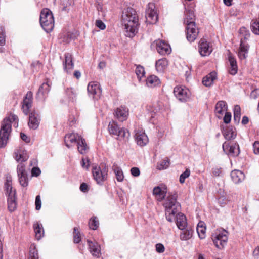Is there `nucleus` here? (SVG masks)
Returning a JSON list of instances; mask_svg holds the SVG:
<instances>
[{
	"mask_svg": "<svg viewBox=\"0 0 259 259\" xmlns=\"http://www.w3.org/2000/svg\"><path fill=\"white\" fill-rule=\"evenodd\" d=\"M156 250L158 253H163L165 250V247L162 244L158 243L156 245Z\"/></svg>",
	"mask_w": 259,
	"mask_h": 259,
	"instance_id": "53",
	"label": "nucleus"
},
{
	"mask_svg": "<svg viewBox=\"0 0 259 259\" xmlns=\"http://www.w3.org/2000/svg\"><path fill=\"white\" fill-rule=\"evenodd\" d=\"M88 92L90 96H92L93 98L97 99L101 95V89L100 84L95 81H92L88 84Z\"/></svg>",
	"mask_w": 259,
	"mask_h": 259,
	"instance_id": "13",
	"label": "nucleus"
},
{
	"mask_svg": "<svg viewBox=\"0 0 259 259\" xmlns=\"http://www.w3.org/2000/svg\"><path fill=\"white\" fill-rule=\"evenodd\" d=\"M185 24L187 38L189 41L193 42L198 36V28L196 26L195 22H190Z\"/></svg>",
	"mask_w": 259,
	"mask_h": 259,
	"instance_id": "10",
	"label": "nucleus"
},
{
	"mask_svg": "<svg viewBox=\"0 0 259 259\" xmlns=\"http://www.w3.org/2000/svg\"><path fill=\"white\" fill-rule=\"evenodd\" d=\"M190 175V170L189 169H186V170L180 175L179 179L180 183H184L185 179L189 177Z\"/></svg>",
	"mask_w": 259,
	"mask_h": 259,
	"instance_id": "49",
	"label": "nucleus"
},
{
	"mask_svg": "<svg viewBox=\"0 0 259 259\" xmlns=\"http://www.w3.org/2000/svg\"><path fill=\"white\" fill-rule=\"evenodd\" d=\"M64 141L68 148H70L77 144L78 150L82 154H85L88 149L85 139L77 133H71L66 134L64 137Z\"/></svg>",
	"mask_w": 259,
	"mask_h": 259,
	"instance_id": "4",
	"label": "nucleus"
},
{
	"mask_svg": "<svg viewBox=\"0 0 259 259\" xmlns=\"http://www.w3.org/2000/svg\"><path fill=\"white\" fill-rule=\"evenodd\" d=\"M182 230L180 234V239L182 241H187L190 239L194 233L193 229L189 226L185 227V229H181Z\"/></svg>",
	"mask_w": 259,
	"mask_h": 259,
	"instance_id": "22",
	"label": "nucleus"
},
{
	"mask_svg": "<svg viewBox=\"0 0 259 259\" xmlns=\"http://www.w3.org/2000/svg\"><path fill=\"white\" fill-rule=\"evenodd\" d=\"M39 120L35 116L34 113H31L29 115L28 125L31 128L36 129L39 125Z\"/></svg>",
	"mask_w": 259,
	"mask_h": 259,
	"instance_id": "34",
	"label": "nucleus"
},
{
	"mask_svg": "<svg viewBox=\"0 0 259 259\" xmlns=\"http://www.w3.org/2000/svg\"><path fill=\"white\" fill-rule=\"evenodd\" d=\"M241 116V109L239 105H236L234 108V120L236 123L240 121Z\"/></svg>",
	"mask_w": 259,
	"mask_h": 259,
	"instance_id": "39",
	"label": "nucleus"
},
{
	"mask_svg": "<svg viewBox=\"0 0 259 259\" xmlns=\"http://www.w3.org/2000/svg\"><path fill=\"white\" fill-rule=\"evenodd\" d=\"M65 63H64V69L67 72L73 68L74 64L72 62V56L70 53H66L65 55Z\"/></svg>",
	"mask_w": 259,
	"mask_h": 259,
	"instance_id": "32",
	"label": "nucleus"
},
{
	"mask_svg": "<svg viewBox=\"0 0 259 259\" xmlns=\"http://www.w3.org/2000/svg\"><path fill=\"white\" fill-rule=\"evenodd\" d=\"M157 52L162 55L169 54L171 52L170 46L163 40H158L154 41Z\"/></svg>",
	"mask_w": 259,
	"mask_h": 259,
	"instance_id": "17",
	"label": "nucleus"
},
{
	"mask_svg": "<svg viewBox=\"0 0 259 259\" xmlns=\"http://www.w3.org/2000/svg\"><path fill=\"white\" fill-rule=\"evenodd\" d=\"M131 172L134 177H138L140 174L139 168L136 167H133L131 169Z\"/></svg>",
	"mask_w": 259,
	"mask_h": 259,
	"instance_id": "52",
	"label": "nucleus"
},
{
	"mask_svg": "<svg viewBox=\"0 0 259 259\" xmlns=\"http://www.w3.org/2000/svg\"><path fill=\"white\" fill-rule=\"evenodd\" d=\"M249 121L248 118L247 116H243L242 120L243 124H246Z\"/></svg>",
	"mask_w": 259,
	"mask_h": 259,
	"instance_id": "63",
	"label": "nucleus"
},
{
	"mask_svg": "<svg viewBox=\"0 0 259 259\" xmlns=\"http://www.w3.org/2000/svg\"><path fill=\"white\" fill-rule=\"evenodd\" d=\"M29 259H38L37 251L33 245L30 247Z\"/></svg>",
	"mask_w": 259,
	"mask_h": 259,
	"instance_id": "42",
	"label": "nucleus"
},
{
	"mask_svg": "<svg viewBox=\"0 0 259 259\" xmlns=\"http://www.w3.org/2000/svg\"><path fill=\"white\" fill-rule=\"evenodd\" d=\"M248 49V45L241 38L238 51V56L240 59H244L246 58Z\"/></svg>",
	"mask_w": 259,
	"mask_h": 259,
	"instance_id": "26",
	"label": "nucleus"
},
{
	"mask_svg": "<svg viewBox=\"0 0 259 259\" xmlns=\"http://www.w3.org/2000/svg\"><path fill=\"white\" fill-rule=\"evenodd\" d=\"M169 161L167 158L163 159L161 162L158 163L157 168L159 170H163L169 167Z\"/></svg>",
	"mask_w": 259,
	"mask_h": 259,
	"instance_id": "41",
	"label": "nucleus"
},
{
	"mask_svg": "<svg viewBox=\"0 0 259 259\" xmlns=\"http://www.w3.org/2000/svg\"><path fill=\"white\" fill-rule=\"evenodd\" d=\"M184 14V24H187L190 22H194V21L195 20V15L193 7L186 8Z\"/></svg>",
	"mask_w": 259,
	"mask_h": 259,
	"instance_id": "24",
	"label": "nucleus"
},
{
	"mask_svg": "<svg viewBox=\"0 0 259 259\" xmlns=\"http://www.w3.org/2000/svg\"><path fill=\"white\" fill-rule=\"evenodd\" d=\"M231 177L232 181L235 184H238L242 182L244 179L245 176L241 171L239 170H234L231 172Z\"/></svg>",
	"mask_w": 259,
	"mask_h": 259,
	"instance_id": "27",
	"label": "nucleus"
},
{
	"mask_svg": "<svg viewBox=\"0 0 259 259\" xmlns=\"http://www.w3.org/2000/svg\"><path fill=\"white\" fill-rule=\"evenodd\" d=\"M108 129L111 135L117 136L120 139L127 136L125 130L123 127H119L117 123L113 120L109 122Z\"/></svg>",
	"mask_w": 259,
	"mask_h": 259,
	"instance_id": "7",
	"label": "nucleus"
},
{
	"mask_svg": "<svg viewBox=\"0 0 259 259\" xmlns=\"http://www.w3.org/2000/svg\"><path fill=\"white\" fill-rule=\"evenodd\" d=\"M114 115L119 121H124L127 118L128 110L125 107L120 106L115 110Z\"/></svg>",
	"mask_w": 259,
	"mask_h": 259,
	"instance_id": "18",
	"label": "nucleus"
},
{
	"mask_svg": "<svg viewBox=\"0 0 259 259\" xmlns=\"http://www.w3.org/2000/svg\"><path fill=\"white\" fill-rule=\"evenodd\" d=\"M80 189L82 192H85L88 190V185L85 183H82L80 186Z\"/></svg>",
	"mask_w": 259,
	"mask_h": 259,
	"instance_id": "62",
	"label": "nucleus"
},
{
	"mask_svg": "<svg viewBox=\"0 0 259 259\" xmlns=\"http://www.w3.org/2000/svg\"><path fill=\"white\" fill-rule=\"evenodd\" d=\"M168 65V61L165 59H161L156 61L155 64L156 69L157 71L160 72H163Z\"/></svg>",
	"mask_w": 259,
	"mask_h": 259,
	"instance_id": "31",
	"label": "nucleus"
},
{
	"mask_svg": "<svg viewBox=\"0 0 259 259\" xmlns=\"http://www.w3.org/2000/svg\"><path fill=\"white\" fill-rule=\"evenodd\" d=\"M99 225V222L97 220H96V217H93L92 218L89 222V225L91 229L93 230H96Z\"/></svg>",
	"mask_w": 259,
	"mask_h": 259,
	"instance_id": "47",
	"label": "nucleus"
},
{
	"mask_svg": "<svg viewBox=\"0 0 259 259\" xmlns=\"http://www.w3.org/2000/svg\"><path fill=\"white\" fill-rule=\"evenodd\" d=\"M227 110V105L225 101H219L215 105V114L217 117L221 119L224 113Z\"/></svg>",
	"mask_w": 259,
	"mask_h": 259,
	"instance_id": "21",
	"label": "nucleus"
},
{
	"mask_svg": "<svg viewBox=\"0 0 259 259\" xmlns=\"http://www.w3.org/2000/svg\"><path fill=\"white\" fill-rule=\"evenodd\" d=\"M222 147L223 151L227 154L235 156H237L240 153L239 147L237 144L230 145L229 143L225 142L223 143Z\"/></svg>",
	"mask_w": 259,
	"mask_h": 259,
	"instance_id": "15",
	"label": "nucleus"
},
{
	"mask_svg": "<svg viewBox=\"0 0 259 259\" xmlns=\"http://www.w3.org/2000/svg\"><path fill=\"white\" fill-rule=\"evenodd\" d=\"M228 60L230 63L229 72L232 75H235L238 71V67L236 59L231 54L228 56Z\"/></svg>",
	"mask_w": 259,
	"mask_h": 259,
	"instance_id": "28",
	"label": "nucleus"
},
{
	"mask_svg": "<svg viewBox=\"0 0 259 259\" xmlns=\"http://www.w3.org/2000/svg\"><path fill=\"white\" fill-rule=\"evenodd\" d=\"M146 21L149 24H155L158 20V15L153 3H149L146 10Z\"/></svg>",
	"mask_w": 259,
	"mask_h": 259,
	"instance_id": "9",
	"label": "nucleus"
},
{
	"mask_svg": "<svg viewBox=\"0 0 259 259\" xmlns=\"http://www.w3.org/2000/svg\"><path fill=\"white\" fill-rule=\"evenodd\" d=\"M17 207L16 197L8 198V208L10 211H15Z\"/></svg>",
	"mask_w": 259,
	"mask_h": 259,
	"instance_id": "40",
	"label": "nucleus"
},
{
	"mask_svg": "<svg viewBox=\"0 0 259 259\" xmlns=\"http://www.w3.org/2000/svg\"><path fill=\"white\" fill-rule=\"evenodd\" d=\"M6 193L8 195V198L16 197V190L12 187V179L10 177H7L5 184Z\"/></svg>",
	"mask_w": 259,
	"mask_h": 259,
	"instance_id": "20",
	"label": "nucleus"
},
{
	"mask_svg": "<svg viewBox=\"0 0 259 259\" xmlns=\"http://www.w3.org/2000/svg\"><path fill=\"white\" fill-rule=\"evenodd\" d=\"M20 136H21V139L23 141H25L27 143L29 142V141H30L29 138H28L25 134H24L23 133H21Z\"/></svg>",
	"mask_w": 259,
	"mask_h": 259,
	"instance_id": "59",
	"label": "nucleus"
},
{
	"mask_svg": "<svg viewBox=\"0 0 259 259\" xmlns=\"http://www.w3.org/2000/svg\"><path fill=\"white\" fill-rule=\"evenodd\" d=\"M112 169L116 176V180L118 182H122L124 177L121 168L116 164H114L112 166Z\"/></svg>",
	"mask_w": 259,
	"mask_h": 259,
	"instance_id": "35",
	"label": "nucleus"
},
{
	"mask_svg": "<svg viewBox=\"0 0 259 259\" xmlns=\"http://www.w3.org/2000/svg\"><path fill=\"white\" fill-rule=\"evenodd\" d=\"M135 72L138 78L140 80L145 74L144 68L140 65L137 66Z\"/></svg>",
	"mask_w": 259,
	"mask_h": 259,
	"instance_id": "46",
	"label": "nucleus"
},
{
	"mask_svg": "<svg viewBox=\"0 0 259 259\" xmlns=\"http://www.w3.org/2000/svg\"><path fill=\"white\" fill-rule=\"evenodd\" d=\"M40 23L47 32H51L54 27V19L52 12L48 8L43 9L40 14Z\"/></svg>",
	"mask_w": 259,
	"mask_h": 259,
	"instance_id": "5",
	"label": "nucleus"
},
{
	"mask_svg": "<svg viewBox=\"0 0 259 259\" xmlns=\"http://www.w3.org/2000/svg\"><path fill=\"white\" fill-rule=\"evenodd\" d=\"M88 243L90 252L93 256L99 257L101 253L100 247L99 244L95 242L88 241Z\"/></svg>",
	"mask_w": 259,
	"mask_h": 259,
	"instance_id": "25",
	"label": "nucleus"
},
{
	"mask_svg": "<svg viewBox=\"0 0 259 259\" xmlns=\"http://www.w3.org/2000/svg\"><path fill=\"white\" fill-rule=\"evenodd\" d=\"M177 194L174 193L169 194L166 198L164 203L166 218L168 221L171 222L176 217V224L178 228L185 229L188 227L185 215L181 213H178L176 215L180 207L179 203L177 201Z\"/></svg>",
	"mask_w": 259,
	"mask_h": 259,
	"instance_id": "1",
	"label": "nucleus"
},
{
	"mask_svg": "<svg viewBox=\"0 0 259 259\" xmlns=\"http://www.w3.org/2000/svg\"><path fill=\"white\" fill-rule=\"evenodd\" d=\"M96 25L101 30H104L106 28L105 24L101 20H96Z\"/></svg>",
	"mask_w": 259,
	"mask_h": 259,
	"instance_id": "55",
	"label": "nucleus"
},
{
	"mask_svg": "<svg viewBox=\"0 0 259 259\" xmlns=\"http://www.w3.org/2000/svg\"><path fill=\"white\" fill-rule=\"evenodd\" d=\"M35 208L36 210H39L41 206V202L40 200V196L37 195L35 198Z\"/></svg>",
	"mask_w": 259,
	"mask_h": 259,
	"instance_id": "51",
	"label": "nucleus"
},
{
	"mask_svg": "<svg viewBox=\"0 0 259 259\" xmlns=\"http://www.w3.org/2000/svg\"><path fill=\"white\" fill-rule=\"evenodd\" d=\"M251 30L254 34L259 35V21L256 20L252 21Z\"/></svg>",
	"mask_w": 259,
	"mask_h": 259,
	"instance_id": "43",
	"label": "nucleus"
},
{
	"mask_svg": "<svg viewBox=\"0 0 259 259\" xmlns=\"http://www.w3.org/2000/svg\"><path fill=\"white\" fill-rule=\"evenodd\" d=\"M228 232L225 230H217L212 235L213 243L219 249H223L228 241Z\"/></svg>",
	"mask_w": 259,
	"mask_h": 259,
	"instance_id": "6",
	"label": "nucleus"
},
{
	"mask_svg": "<svg viewBox=\"0 0 259 259\" xmlns=\"http://www.w3.org/2000/svg\"><path fill=\"white\" fill-rule=\"evenodd\" d=\"M135 139L137 144L143 147L147 145L149 142L148 136L143 130L138 129L135 131Z\"/></svg>",
	"mask_w": 259,
	"mask_h": 259,
	"instance_id": "14",
	"label": "nucleus"
},
{
	"mask_svg": "<svg viewBox=\"0 0 259 259\" xmlns=\"http://www.w3.org/2000/svg\"><path fill=\"white\" fill-rule=\"evenodd\" d=\"M92 173L94 180L99 185H102L107 180L108 170L105 167L101 169L100 167H94Z\"/></svg>",
	"mask_w": 259,
	"mask_h": 259,
	"instance_id": "8",
	"label": "nucleus"
},
{
	"mask_svg": "<svg viewBox=\"0 0 259 259\" xmlns=\"http://www.w3.org/2000/svg\"><path fill=\"white\" fill-rule=\"evenodd\" d=\"M66 94L71 99H74L77 96L76 91L73 88H68L66 90Z\"/></svg>",
	"mask_w": 259,
	"mask_h": 259,
	"instance_id": "48",
	"label": "nucleus"
},
{
	"mask_svg": "<svg viewBox=\"0 0 259 259\" xmlns=\"http://www.w3.org/2000/svg\"><path fill=\"white\" fill-rule=\"evenodd\" d=\"M41 171L37 167H33L32 169L31 173L32 176H38L40 174Z\"/></svg>",
	"mask_w": 259,
	"mask_h": 259,
	"instance_id": "57",
	"label": "nucleus"
},
{
	"mask_svg": "<svg viewBox=\"0 0 259 259\" xmlns=\"http://www.w3.org/2000/svg\"><path fill=\"white\" fill-rule=\"evenodd\" d=\"M253 255L256 258H259V246L255 248L253 252Z\"/></svg>",
	"mask_w": 259,
	"mask_h": 259,
	"instance_id": "60",
	"label": "nucleus"
},
{
	"mask_svg": "<svg viewBox=\"0 0 259 259\" xmlns=\"http://www.w3.org/2000/svg\"><path fill=\"white\" fill-rule=\"evenodd\" d=\"M166 192V188L164 186L162 187L160 186L155 187L153 190V195L156 196L157 199L159 201H161L164 199Z\"/></svg>",
	"mask_w": 259,
	"mask_h": 259,
	"instance_id": "23",
	"label": "nucleus"
},
{
	"mask_svg": "<svg viewBox=\"0 0 259 259\" xmlns=\"http://www.w3.org/2000/svg\"><path fill=\"white\" fill-rule=\"evenodd\" d=\"M253 151L254 153L255 154H259V142L258 141H255L253 145Z\"/></svg>",
	"mask_w": 259,
	"mask_h": 259,
	"instance_id": "56",
	"label": "nucleus"
},
{
	"mask_svg": "<svg viewBox=\"0 0 259 259\" xmlns=\"http://www.w3.org/2000/svg\"><path fill=\"white\" fill-rule=\"evenodd\" d=\"M32 103V93L28 92L26 94L23 102V112L25 115H27L29 112V109L31 107Z\"/></svg>",
	"mask_w": 259,
	"mask_h": 259,
	"instance_id": "19",
	"label": "nucleus"
},
{
	"mask_svg": "<svg viewBox=\"0 0 259 259\" xmlns=\"http://www.w3.org/2000/svg\"><path fill=\"white\" fill-rule=\"evenodd\" d=\"M223 136L227 140L234 139L236 136V133L235 130L232 127H227L223 132Z\"/></svg>",
	"mask_w": 259,
	"mask_h": 259,
	"instance_id": "33",
	"label": "nucleus"
},
{
	"mask_svg": "<svg viewBox=\"0 0 259 259\" xmlns=\"http://www.w3.org/2000/svg\"><path fill=\"white\" fill-rule=\"evenodd\" d=\"M122 24L124 26L126 35L132 37L138 32V17L136 11L131 7H128L123 12L122 16Z\"/></svg>",
	"mask_w": 259,
	"mask_h": 259,
	"instance_id": "2",
	"label": "nucleus"
},
{
	"mask_svg": "<svg viewBox=\"0 0 259 259\" xmlns=\"http://www.w3.org/2000/svg\"><path fill=\"white\" fill-rule=\"evenodd\" d=\"M74 76L77 79H79L81 76V73L79 71H75L74 73Z\"/></svg>",
	"mask_w": 259,
	"mask_h": 259,
	"instance_id": "64",
	"label": "nucleus"
},
{
	"mask_svg": "<svg viewBox=\"0 0 259 259\" xmlns=\"http://www.w3.org/2000/svg\"><path fill=\"white\" fill-rule=\"evenodd\" d=\"M17 174L19 181L22 187H27L28 184V179L25 166L23 164H19L17 166Z\"/></svg>",
	"mask_w": 259,
	"mask_h": 259,
	"instance_id": "12",
	"label": "nucleus"
},
{
	"mask_svg": "<svg viewBox=\"0 0 259 259\" xmlns=\"http://www.w3.org/2000/svg\"><path fill=\"white\" fill-rule=\"evenodd\" d=\"M34 230L37 239H40L44 235V230L41 224L38 223L34 225Z\"/></svg>",
	"mask_w": 259,
	"mask_h": 259,
	"instance_id": "37",
	"label": "nucleus"
},
{
	"mask_svg": "<svg viewBox=\"0 0 259 259\" xmlns=\"http://www.w3.org/2000/svg\"><path fill=\"white\" fill-rule=\"evenodd\" d=\"M218 202L221 205L226 204L227 202V200L224 198V197H221L218 199Z\"/></svg>",
	"mask_w": 259,
	"mask_h": 259,
	"instance_id": "61",
	"label": "nucleus"
},
{
	"mask_svg": "<svg viewBox=\"0 0 259 259\" xmlns=\"http://www.w3.org/2000/svg\"><path fill=\"white\" fill-rule=\"evenodd\" d=\"M15 159L18 161H25L27 158L28 156L25 151L18 150L15 153Z\"/></svg>",
	"mask_w": 259,
	"mask_h": 259,
	"instance_id": "38",
	"label": "nucleus"
},
{
	"mask_svg": "<svg viewBox=\"0 0 259 259\" xmlns=\"http://www.w3.org/2000/svg\"><path fill=\"white\" fill-rule=\"evenodd\" d=\"M81 165L84 168L88 169L90 166V161L88 158H82Z\"/></svg>",
	"mask_w": 259,
	"mask_h": 259,
	"instance_id": "50",
	"label": "nucleus"
},
{
	"mask_svg": "<svg viewBox=\"0 0 259 259\" xmlns=\"http://www.w3.org/2000/svg\"><path fill=\"white\" fill-rule=\"evenodd\" d=\"M197 232L199 238L201 239L205 238L206 227L204 226V223L203 222H200L197 226Z\"/></svg>",
	"mask_w": 259,
	"mask_h": 259,
	"instance_id": "36",
	"label": "nucleus"
},
{
	"mask_svg": "<svg viewBox=\"0 0 259 259\" xmlns=\"http://www.w3.org/2000/svg\"><path fill=\"white\" fill-rule=\"evenodd\" d=\"M16 122V126L18 125V118L15 114H11L5 118L2 122L0 129V148H3L7 145L9 137L12 131V122Z\"/></svg>",
	"mask_w": 259,
	"mask_h": 259,
	"instance_id": "3",
	"label": "nucleus"
},
{
	"mask_svg": "<svg viewBox=\"0 0 259 259\" xmlns=\"http://www.w3.org/2000/svg\"><path fill=\"white\" fill-rule=\"evenodd\" d=\"M5 44V34L2 32L0 33V45L3 46Z\"/></svg>",
	"mask_w": 259,
	"mask_h": 259,
	"instance_id": "58",
	"label": "nucleus"
},
{
	"mask_svg": "<svg viewBox=\"0 0 259 259\" xmlns=\"http://www.w3.org/2000/svg\"><path fill=\"white\" fill-rule=\"evenodd\" d=\"M174 93L176 98L181 102H186L190 97V92L185 87L177 86L175 87Z\"/></svg>",
	"mask_w": 259,
	"mask_h": 259,
	"instance_id": "11",
	"label": "nucleus"
},
{
	"mask_svg": "<svg viewBox=\"0 0 259 259\" xmlns=\"http://www.w3.org/2000/svg\"><path fill=\"white\" fill-rule=\"evenodd\" d=\"M225 116L224 117V118H223V120H224V122L225 123H229L230 121H231V114L230 112H226L225 113Z\"/></svg>",
	"mask_w": 259,
	"mask_h": 259,
	"instance_id": "54",
	"label": "nucleus"
},
{
	"mask_svg": "<svg viewBox=\"0 0 259 259\" xmlns=\"http://www.w3.org/2000/svg\"><path fill=\"white\" fill-rule=\"evenodd\" d=\"M216 79L217 73L214 71L211 72L203 78L202 83L206 87H210Z\"/></svg>",
	"mask_w": 259,
	"mask_h": 259,
	"instance_id": "29",
	"label": "nucleus"
},
{
	"mask_svg": "<svg viewBox=\"0 0 259 259\" xmlns=\"http://www.w3.org/2000/svg\"><path fill=\"white\" fill-rule=\"evenodd\" d=\"M160 83V79L155 75H150L146 79V84L148 87L154 88L159 85Z\"/></svg>",
	"mask_w": 259,
	"mask_h": 259,
	"instance_id": "30",
	"label": "nucleus"
},
{
	"mask_svg": "<svg viewBox=\"0 0 259 259\" xmlns=\"http://www.w3.org/2000/svg\"><path fill=\"white\" fill-rule=\"evenodd\" d=\"M199 52L202 56H206L210 54L212 51V47L204 39H201L199 42Z\"/></svg>",
	"mask_w": 259,
	"mask_h": 259,
	"instance_id": "16",
	"label": "nucleus"
},
{
	"mask_svg": "<svg viewBox=\"0 0 259 259\" xmlns=\"http://www.w3.org/2000/svg\"><path fill=\"white\" fill-rule=\"evenodd\" d=\"M50 90V85L49 82L47 81L46 82H44L42 84V85L39 87L38 90V93L44 94L45 93H48Z\"/></svg>",
	"mask_w": 259,
	"mask_h": 259,
	"instance_id": "44",
	"label": "nucleus"
},
{
	"mask_svg": "<svg viewBox=\"0 0 259 259\" xmlns=\"http://www.w3.org/2000/svg\"><path fill=\"white\" fill-rule=\"evenodd\" d=\"M73 230V241L74 243H78L81 241L80 233L78 228L74 227Z\"/></svg>",
	"mask_w": 259,
	"mask_h": 259,
	"instance_id": "45",
	"label": "nucleus"
}]
</instances>
